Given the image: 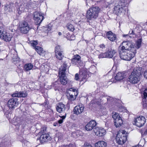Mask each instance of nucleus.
<instances>
[{
    "mask_svg": "<svg viewBox=\"0 0 147 147\" xmlns=\"http://www.w3.org/2000/svg\"><path fill=\"white\" fill-rule=\"evenodd\" d=\"M119 55L121 58L125 60L129 61L133 57L136 52L127 51L123 49H119Z\"/></svg>",
    "mask_w": 147,
    "mask_h": 147,
    "instance_id": "obj_1",
    "label": "nucleus"
},
{
    "mask_svg": "<svg viewBox=\"0 0 147 147\" xmlns=\"http://www.w3.org/2000/svg\"><path fill=\"white\" fill-rule=\"evenodd\" d=\"M119 49H123L127 51L136 52V47L134 44L131 41L123 42L119 47Z\"/></svg>",
    "mask_w": 147,
    "mask_h": 147,
    "instance_id": "obj_2",
    "label": "nucleus"
},
{
    "mask_svg": "<svg viewBox=\"0 0 147 147\" xmlns=\"http://www.w3.org/2000/svg\"><path fill=\"white\" fill-rule=\"evenodd\" d=\"M100 9L98 7H91L87 10L86 13V17L88 19L90 20L95 19L98 16V13Z\"/></svg>",
    "mask_w": 147,
    "mask_h": 147,
    "instance_id": "obj_3",
    "label": "nucleus"
},
{
    "mask_svg": "<svg viewBox=\"0 0 147 147\" xmlns=\"http://www.w3.org/2000/svg\"><path fill=\"white\" fill-rule=\"evenodd\" d=\"M127 132L124 130L119 131L117 135L116 141L119 144H123L127 140Z\"/></svg>",
    "mask_w": 147,
    "mask_h": 147,
    "instance_id": "obj_4",
    "label": "nucleus"
},
{
    "mask_svg": "<svg viewBox=\"0 0 147 147\" xmlns=\"http://www.w3.org/2000/svg\"><path fill=\"white\" fill-rule=\"evenodd\" d=\"M67 67L66 65L64 64L63 67L60 68L59 69L60 82L63 85H65L67 83V80L65 74Z\"/></svg>",
    "mask_w": 147,
    "mask_h": 147,
    "instance_id": "obj_5",
    "label": "nucleus"
},
{
    "mask_svg": "<svg viewBox=\"0 0 147 147\" xmlns=\"http://www.w3.org/2000/svg\"><path fill=\"white\" fill-rule=\"evenodd\" d=\"M129 82L132 84L138 83L140 80L139 73L137 70H134L129 77Z\"/></svg>",
    "mask_w": 147,
    "mask_h": 147,
    "instance_id": "obj_6",
    "label": "nucleus"
},
{
    "mask_svg": "<svg viewBox=\"0 0 147 147\" xmlns=\"http://www.w3.org/2000/svg\"><path fill=\"white\" fill-rule=\"evenodd\" d=\"M134 124L138 127L142 126L146 122L145 117L142 116H139L134 120Z\"/></svg>",
    "mask_w": 147,
    "mask_h": 147,
    "instance_id": "obj_7",
    "label": "nucleus"
},
{
    "mask_svg": "<svg viewBox=\"0 0 147 147\" xmlns=\"http://www.w3.org/2000/svg\"><path fill=\"white\" fill-rule=\"evenodd\" d=\"M55 52L56 58L59 60L62 59L63 56V51L61 46L59 45L56 46L55 48Z\"/></svg>",
    "mask_w": 147,
    "mask_h": 147,
    "instance_id": "obj_8",
    "label": "nucleus"
},
{
    "mask_svg": "<svg viewBox=\"0 0 147 147\" xmlns=\"http://www.w3.org/2000/svg\"><path fill=\"white\" fill-rule=\"evenodd\" d=\"M51 139V137L49 133H43L40 137V142L41 143L50 141Z\"/></svg>",
    "mask_w": 147,
    "mask_h": 147,
    "instance_id": "obj_9",
    "label": "nucleus"
},
{
    "mask_svg": "<svg viewBox=\"0 0 147 147\" xmlns=\"http://www.w3.org/2000/svg\"><path fill=\"white\" fill-rule=\"evenodd\" d=\"M34 18L36 24H40L43 19V14L40 12H36L34 13Z\"/></svg>",
    "mask_w": 147,
    "mask_h": 147,
    "instance_id": "obj_10",
    "label": "nucleus"
},
{
    "mask_svg": "<svg viewBox=\"0 0 147 147\" xmlns=\"http://www.w3.org/2000/svg\"><path fill=\"white\" fill-rule=\"evenodd\" d=\"M84 109V106L83 104H80L74 107L73 109V112L74 114L78 115L83 112Z\"/></svg>",
    "mask_w": 147,
    "mask_h": 147,
    "instance_id": "obj_11",
    "label": "nucleus"
},
{
    "mask_svg": "<svg viewBox=\"0 0 147 147\" xmlns=\"http://www.w3.org/2000/svg\"><path fill=\"white\" fill-rule=\"evenodd\" d=\"M18 99L17 98H12L10 99L7 103V105L9 108L13 109L18 104Z\"/></svg>",
    "mask_w": 147,
    "mask_h": 147,
    "instance_id": "obj_12",
    "label": "nucleus"
},
{
    "mask_svg": "<svg viewBox=\"0 0 147 147\" xmlns=\"http://www.w3.org/2000/svg\"><path fill=\"white\" fill-rule=\"evenodd\" d=\"M69 100H74L76 98V96H77L78 94V92L77 90L74 88H70L69 90Z\"/></svg>",
    "mask_w": 147,
    "mask_h": 147,
    "instance_id": "obj_13",
    "label": "nucleus"
},
{
    "mask_svg": "<svg viewBox=\"0 0 147 147\" xmlns=\"http://www.w3.org/2000/svg\"><path fill=\"white\" fill-rule=\"evenodd\" d=\"M27 119L26 115L24 114L22 117L18 118L16 119V121L19 124H21L24 127L27 124Z\"/></svg>",
    "mask_w": 147,
    "mask_h": 147,
    "instance_id": "obj_14",
    "label": "nucleus"
},
{
    "mask_svg": "<svg viewBox=\"0 0 147 147\" xmlns=\"http://www.w3.org/2000/svg\"><path fill=\"white\" fill-rule=\"evenodd\" d=\"M94 131L95 134L99 136H103L106 133L105 130L101 127H96L94 129Z\"/></svg>",
    "mask_w": 147,
    "mask_h": 147,
    "instance_id": "obj_15",
    "label": "nucleus"
},
{
    "mask_svg": "<svg viewBox=\"0 0 147 147\" xmlns=\"http://www.w3.org/2000/svg\"><path fill=\"white\" fill-rule=\"evenodd\" d=\"M19 27L22 33L26 34L28 33V23L25 21L22 22L19 25Z\"/></svg>",
    "mask_w": 147,
    "mask_h": 147,
    "instance_id": "obj_16",
    "label": "nucleus"
},
{
    "mask_svg": "<svg viewBox=\"0 0 147 147\" xmlns=\"http://www.w3.org/2000/svg\"><path fill=\"white\" fill-rule=\"evenodd\" d=\"M96 125V123L94 120H92L88 123L86 126V130L89 131L92 130Z\"/></svg>",
    "mask_w": 147,
    "mask_h": 147,
    "instance_id": "obj_17",
    "label": "nucleus"
},
{
    "mask_svg": "<svg viewBox=\"0 0 147 147\" xmlns=\"http://www.w3.org/2000/svg\"><path fill=\"white\" fill-rule=\"evenodd\" d=\"M27 94L25 91H16L12 94V96L14 97H25L27 96Z\"/></svg>",
    "mask_w": 147,
    "mask_h": 147,
    "instance_id": "obj_18",
    "label": "nucleus"
},
{
    "mask_svg": "<svg viewBox=\"0 0 147 147\" xmlns=\"http://www.w3.org/2000/svg\"><path fill=\"white\" fill-rule=\"evenodd\" d=\"M12 37V36L11 34L5 32L4 34H3L0 38H2L6 42H9L11 40Z\"/></svg>",
    "mask_w": 147,
    "mask_h": 147,
    "instance_id": "obj_19",
    "label": "nucleus"
},
{
    "mask_svg": "<svg viewBox=\"0 0 147 147\" xmlns=\"http://www.w3.org/2000/svg\"><path fill=\"white\" fill-rule=\"evenodd\" d=\"M56 108L57 111L61 113L65 110V105L61 103H60L57 105Z\"/></svg>",
    "mask_w": 147,
    "mask_h": 147,
    "instance_id": "obj_20",
    "label": "nucleus"
},
{
    "mask_svg": "<svg viewBox=\"0 0 147 147\" xmlns=\"http://www.w3.org/2000/svg\"><path fill=\"white\" fill-rule=\"evenodd\" d=\"M107 38L111 41H113L116 39V35L111 31L108 32L107 34Z\"/></svg>",
    "mask_w": 147,
    "mask_h": 147,
    "instance_id": "obj_21",
    "label": "nucleus"
},
{
    "mask_svg": "<svg viewBox=\"0 0 147 147\" xmlns=\"http://www.w3.org/2000/svg\"><path fill=\"white\" fill-rule=\"evenodd\" d=\"M34 49L40 55L43 56H45L46 53V52L43 50L42 48L38 46H36L35 47Z\"/></svg>",
    "mask_w": 147,
    "mask_h": 147,
    "instance_id": "obj_22",
    "label": "nucleus"
},
{
    "mask_svg": "<svg viewBox=\"0 0 147 147\" xmlns=\"http://www.w3.org/2000/svg\"><path fill=\"white\" fill-rule=\"evenodd\" d=\"M143 94V106L144 107H147V88L144 91Z\"/></svg>",
    "mask_w": 147,
    "mask_h": 147,
    "instance_id": "obj_23",
    "label": "nucleus"
},
{
    "mask_svg": "<svg viewBox=\"0 0 147 147\" xmlns=\"http://www.w3.org/2000/svg\"><path fill=\"white\" fill-rule=\"evenodd\" d=\"M123 7H121L120 5L118 4L115 6L114 8V12L116 14L118 15L119 13H120L123 11Z\"/></svg>",
    "mask_w": 147,
    "mask_h": 147,
    "instance_id": "obj_24",
    "label": "nucleus"
},
{
    "mask_svg": "<svg viewBox=\"0 0 147 147\" xmlns=\"http://www.w3.org/2000/svg\"><path fill=\"white\" fill-rule=\"evenodd\" d=\"M107 146V143L103 141H98L95 144V147H106Z\"/></svg>",
    "mask_w": 147,
    "mask_h": 147,
    "instance_id": "obj_25",
    "label": "nucleus"
},
{
    "mask_svg": "<svg viewBox=\"0 0 147 147\" xmlns=\"http://www.w3.org/2000/svg\"><path fill=\"white\" fill-rule=\"evenodd\" d=\"M80 57L78 55H76L74 56V58L71 60L72 63L75 65H77L78 63L80 61Z\"/></svg>",
    "mask_w": 147,
    "mask_h": 147,
    "instance_id": "obj_26",
    "label": "nucleus"
},
{
    "mask_svg": "<svg viewBox=\"0 0 147 147\" xmlns=\"http://www.w3.org/2000/svg\"><path fill=\"white\" fill-rule=\"evenodd\" d=\"M124 78L125 75L124 74L121 72L118 73L115 77V79L117 81L122 80Z\"/></svg>",
    "mask_w": 147,
    "mask_h": 147,
    "instance_id": "obj_27",
    "label": "nucleus"
},
{
    "mask_svg": "<svg viewBox=\"0 0 147 147\" xmlns=\"http://www.w3.org/2000/svg\"><path fill=\"white\" fill-rule=\"evenodd\" d=\"M116 52L114 50H112L108 51L106 52L107 58H112L115 53Z\"/></svg>",
    "mask_w": 147,
    "mask_h": 147,
    "instance_id": "obj_28",
    "label": "nucleus"
},
{
    "mask_svg": "<svg viewBox=\"0 0 147 147\" xmlns=\"http://www.w3.org/2000/svg\"><path fill=\"white\" fill-rule=\"evenodd\" d=\"M123 123V121L121 118L116 119V120L114 121L115 125L117 127L121 126Z\"/></svg>",
    "mask_w": 147,
    "mask_h": 147,
    "instance_id": "obj_29",
    "label": "nucleus"
},
{
    "mask_svg": "<svg viewBox=\"0 0 147 147\" xmlns=\"http://www.w3.org/2000/svg\"><path fill=\"white\" fill-rule=\"evenodd\" d=\"M49 67L47 65H42L40 67V69L43 71L45 72V73H47L49 70Z\"/></svg>",
    "mask_w": 147,
    "mask_h": 147,
    "instance_id": "obj_30",
    "label": "nucleus"
},
{
    "mask_svg": "<svg viewBox=\"0 0 147 147\" xmlns=\"http://www.w3.org/2000/svg\"><path fill=\"white\" fill-rule=\"evenodd\" d=\"M112 117L114 119V121L116 120V119L121 118L118 113L115 112H113V113Z\"/></svg>",
    "mask_w": 147,
    "mask_h": 147,
    "instance_id": "obj_31",
    "label": "nucleus"
},
{
    "mask_svg": "<svg viewBox=\"0 0 147 147\" xmlns=\"http://www.w3.org/2000/svg\"><path fill=\"white\" fill-rule=\"evenodd\" d=\"M87 76L85 74H83L80 76V79H81L80 81H83L84 82H85L87 80Z\"/></svg>",
    "mask_w": 147,
    "mask_h": 147,
    "instance_id": "obj_32",
    "label": "nucleus"
},
{
    "mask_svg": "<svg viewBox=\"0 0 147 147\" xmlns=\"http://www.w3.org/2000/svg\"><path fill=\"white\" fill-rule=\"evenodd\" d=\"M142 43V39L141 38L138 39L136 42V45L134 46L136 47V50L137 49H139Z\"/></svg>",
    "mask_w": 147,
    "mask_h": 147,
    "instance_id": "obj_33",
    "label": "nucleus"
},
{
    "mask_svg": "<svg viewBox=\"0 0 147 147\" xmlns=\"http://www.w3.org/2000/svg\"><path fill=\"white\" fill-rule=\"evenodd\" d=\"M118 4L123 7L125 6L126 3L125 0H119Z\"/></svg>",
    "mask_w": 147,
    "mask_h": 147,
    "instance_id": "obj_34",
    "label": "nucleus"
},
{
    "mask_svg": "<svg viewBox=\"0 0 147 147\" xmlns=\"http://www.w3.org/2000/svg\"><path fill=\"white\" fill-rule=\"evenodd\" d=\"M67 29L69 31L73 32L74 30V27L72 24H67Z\"/></svg>",
    "mask_w": 147,
    "mask_h": 147,
    "instance_id": "obj_35",
    "label": "nucleus"
},
{
    "mask_svg": "<svg viewBox=\"0 0 147 147\" xmlns=\"http://www.w3.org/2000/svg\"><path fill=\"white\" fill-rule=\"evenodd\" d=\"M90 73L94 74L96 71V69L95 66L94 65L92 66L89 68Z\"/></svg>",
    "mask_w": 147,
    "mask_h": 147,
    "instance_id": "obj_36",
    "label": "nucleus"
},
{
    "mask_svg": "<svg viewBox=\"0 0 147 147\" xmlns=\"http://www.w3.org/2000/svg\"><path fill=\"white\" fill-rule=\"evenodd\" d=\"M98 58H107L106 52L104 53H101L99 55Z\"/></svg>",
    "mask_w": 147,
    "mask_h": 147,
    "instance_id": "obj_37",
    "label": "nucleus"
},
{
    "mask_svg": "<svg viewBox=\"0 0 147 147\" xmlns=\"http://www.w3.org/2000/svg\"><path fill=\"white\" fill-rule=\"evenodd\" d=\"M5 31H4V28L3 27H0V38L3 34H4Z\"/></svg>",
    "mask_w": 147,
    "mask_h": 147,
    "instance_id": "obj_38",
    "label": "nucleus"
},
{
    "mask_svg": "<svg viewBox=\"0 0 147 147\" xmlns=\"http://www.w3.org/2000/svg\"><path fill=\"white\" fill-rule=\"evenodd\" d=\"M30 43L32 46L34 47V49H35V47L36 46V45L37 44L38 42L37 41L33 40L31 41L30 42Z\"/></svg>",
    "mask_w": 147,
    "mask_h": 147,
    "instance_id": "obj_39",
    "label": "nucleus"
},
{
    "mask_svg": "<svg viewBox=\"0 0 147 147\" xmlns=\"http://www.w3.org/2000/svg\"><path fill=\"white\" fill-rule=\"evenodd\" d=\"M65 116H63L61 117L62 119H59L58 121V123L59 124H61L63 122V120L65 118Z\"/></svg>",
    "mask_w": 147,
    "mask_h": 147,
    "instance_id": "obj_40",
    "label": "nucleus"
},
{
    "mask_svg": "<svg viewBox=\"0 0 147 147\" xmlns=\"http://www.w3.org/2000/svg\"><path fill=\"white\" fill-rule=\"evenodd\" d=\"M119 111L121 112H126L127 110L126 108L124 107H122L120 108Z\"/></svg>",
    "mask_w": 147,
    "mask_h": 147,
    "instance_id": "obj_41",
    "label": "nucleus"
},
{
    "mask_svg": "<svg viewBox=\"0 0 147 147\" xmlns=\"http://www.w3.org/2000/svg\"><path fill=\"white\" fill-rule=\"evenodd\" d=\"M84 146V147H92V145L90 143L87 142L85 143Z\"/></svg>",
    "mask_w": 147,
    "mask_h": 147,
    "instance_id": "obj_42",
    "label": "nucleus"
},
{
    "mask_svg": "<svg viewBox=\"0 0 147 147\" xmlns=\"http://www.w3.org/2000/svg\"><path fill=\"white\" fill-rule=\"evenodd\" d=\"M75 79L76 80H81V79H80V78H79V75L78 74H75Z\"/></svg>",
    "mask_w": 147,
    "mask_h": 147,
    "instance_id": "obj_43",
    "label": "nucleus"
},
{
    "mask_svg": "<svg viewBox=\"0 0 147 147\" xmlns=\"http://www.w3.org/2000/svg\"><path fill=\"white\" fill-rule=\"evenodd\" d=\"M33 67V65L31 64H28V70H30L32 69Z\"/></svg>",
    "mask_w": 147,
    "mask_h": 147,
    "instance_id": "obj_44",
    "label": "nucleus"
},
{
    "mask_svg": "<svg viewBox=\"0 0 147 147\" xmlns=\"http://www.w3.org/2000/svg\"><path fill=\"white\" fill-rule=\"evenodd\" d=\"M46 28V30H47V32H48L49 31H50L51 29V28L50 25H48V26Z\"/></svg>",
    "mask_w": 147,
    "mask_h": 147,
    "instance_id": "obj_45",
    "label": "nucleus"
},
{
    "mask_svg": "<svg viewBox=\"0 0 147 147\" xmlns=\"http://www.w3.org/2000/svg\"><path fill=\"white\" fill-rule=\"evenodd\" d=\"M24 69L25 71H28V64H26L25 65L24 67Z\"/></svg>",
    "mask_w": 147,
    "mask_h": 147,
    "instance_id": "obj_46",
    "label": "nucleus"
},
{
    "mask_svg": "<svg viewBox=\"0 0 147 147\" xmlns=\"http://www.w3.org/2000/svg\"><path fill=\"white\" fill-rule=\"evenodd\" d=\"M100 48L103 49L105 48V46L104 44H101L99 45Z\"/></svg>",
    "mask_w": 147,
    "mask_h": 147,
    "instance_id": "obj_47",
    "label": "nucleus"
},
{
    "mask_svg": "<svg viewBox=\"0 0 147 147\" xmlns=\"http://www.w3.org/2000/svg\"><path fill=\"white\" fill-rule=\"evenodd\" d=\"M144 77L147 79V70L146 71L144 74Z\"/></svg>",
    "mask_w": 147,
    "mask_h": 147,
    "instance_id": "obj_48",
    "label": "nucleus"
},
{
    "mask_svg": "<svg viewBox=\"0 0 147 147\" xmlns=\"http://www.w3.org/2000/svg\"><path fill=\"white\" fill-rule=\"evenodd\" d=\"M122 36L123 37H126L127 38L130 37V36L128 34H123L122 35Z\"/></svg>",
    "mask_w": 147,
    "mask_h": 147,
    "instance_id": "obj_49",
    "label": "nucleus"
},
{
    "mask_svg": "<svg viewBox=\"0 0 147 147\" xmlns=\"http://www.w3.org/2000/svg\"><path fill=\"white\" fill-rule=\"evenodd\" d=\"M53 125L55 126H58V123H54Z\"/></svg>",
    "mask_w": 147,
    "mask_h": 147,
    "instance_id": "obj_50",
    "label": "nucleus"
},
{
    "mask_svg": "<svg viewBox=\"0 0 147 147\" xmlns=\"http://www.w3.org/2000/svg\"><path fill=\"white\" fill-rule=\"evenodd\" d=\"M1 143H0V147H3V145L2 144V143L1 142Z\"/></svg>",
    "mask_w": 147,
    "mask_h": 147,
    "instance_id": "obj_51",
    "label": "nucleus"
},
{
    "mask_svg": "<svg viewBox=\"0 0 147 147\" xmlns=\"http://www.w3.org/2000/svg\"><path fill=\"white\" fill-rule=\"evenodd\" d=\"M58 35H61V32H59L58 33Z\"/></svg>",
    "mask_w": 147,
    "mask_h": 147,
    "instance_id": "obj_52",
    "label": "nucleus"
},
{
    "mask_svg": "<svg viewBox=\"0 0 147 147\" xmlns=\"http://www.w3.org/2000/svg\"><path fill=\"white\" fill-rule=\"evenodd\" d=\"M16 59H17V60H16V61H19V58H16Z\"/></svg>",
    "mask_w": 147,
    "mask_h": 147,
    "instance_id": "obj_53",
    "label": "nucleus"
},
{
    "mask_svg": "<svg viewBox=\"0 0 147 147\" xmlns=\"http://www.w3.org/2000/svg\"><path fill=\"white\" fill-rule=\"evenodd\" d=\"M15 58H13V61H16V60H15Z\"/></svg>",
    "mask_w": 147,
    "mask_h": 147,
    "instance_id": "obj_54",
    "label": "nucleus"
},
{
    "mask_svg": "<svg viewBox=\"0 0 147 147\" xmlns=\"http://www.w3.org/2000/svg\"><path fill=\"white\" fill-rule=\"evenodd\" d=\"M75 38L74 37V38L73 39H71V40H74L75 39Z\"/></svg>",
    "mask_w": 147,
    "mask_h": 147,
    "instance_id": "obj_55",
    "label": "nucleus"
},
{
    "mask_svg": "<svg viewBox=\"0 0 147 147\" xmlns=\"http://www.w3.org/2000/svg\"><path fill=\"white\" fill-rule=\"evenodd\" d=\"M32 28H29V27L28 26V29H31Z\"/></svg>",
    "mask_w": 147,
    "mask_h": 147,
    "instance_id": "obj_56",
    "label": "nucleus"
},
{
    "mask_svg": "<svg viewBox=\"0 0 147 147\" xmlns=\"http://www.w3.org/2000/svg\"><path fill=\"white\" fill-rule=\"evenodd\" d=\"M94 100H92V102H94Z\"/></svg>",
    "mask_w": 147,
    "mask_h": 147,
    "instance_id": "obj_57",
    "label": "nucleus"
},
{
    "mask_svg": "<svg viewBox=\"0 0 147 147\" xmlns=\"http://www.w3.org/2000/svg\"><path fill=\"white\" fill-rule=\"evenodd\" d=\"M133 31H132L131 34H133Z\"/></svg>",
    "mask_w": 147,
    "mask_h": 147,
    "instance_id": "obj_58",
    "label": "nucleus"
},
{
    "mask_svg": "<svg viewBox=\"0 0 147 147\" xmlns=\"http://www.w3.org/2000/svg\"><path fill=\"white\" fill-rule=\"evenodd\" d=\"M74 36V35H72V36H71V37H72L73 36Z\"/></svg>",
    "mask_w": 147,
    "mask_h": 147,
    "instance_id": "obj_59",
    "label": "nucleus"
},
{
    "mask_svg": "<svg viewBox=\"0 0 147 147\" xmlns=\"http://www.w3.org/2000/svg\"><path fill=\"white\" fill-rule=\"evenodd\" d=\"M133 147H138V146H134Z\"/></svg>",
    "mask_w": 147,
    "mask_h": 147,
    "instance_id": "obj_60",
    "label": "nucleus"
},
{
    "mask_svg": "<svg viewBox=\"0 0 147 147\" xmlns=\"http://www.w3.org/2000/svg\"><path fill=\"white\" fill-rule=\"evenodd\" d=\"M146 132L147 133V129L146 130Z\"/></svg>",
    "mask_w": 147,
    "mask_h": 147,
    "instance_id": "obj_61",
    "label": "nucleus"
},
{
    "mask_svg": "<svg viewBox=\"0 0 147 147\" xmlns=\"http://www.w3.org/2000/svg\"><path fill=\"white\" fill-rule=\"evenodd\" d=\"M27 142V141H25V142H24V143H26V142Z\"/></svg>",
    "mask_w": 147,
    "mask_h": 147,
    "instance_id": "obj_62",
    "label": "nucleus"
}]
</instances>
